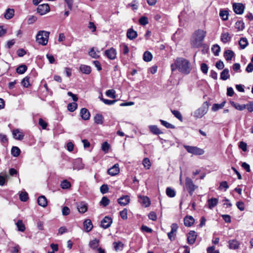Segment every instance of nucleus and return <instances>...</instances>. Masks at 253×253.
Returning a JSON list of instances; mask_svg holds the SVG:
<instances>
[{"instance_id": "1", "label": "nucleus", "mask_w": 253, "mask_h": 253, "mask_svg": "<svg viewBox=\"0 0 253 253\" xmlns=\"http://www.w3.org/2000/svg\"><path fill=\"white\" fill-rule=\"evenodd\" d=\"M171 69L174 71L178 69L180 72L185 74H188L191 70L189 62L183 58H178L174 63L171 65Z\"/></svg>"}, {"instance_id": "2", "label": "nucleus", "mask_w": 253, "mask_h": 253, "mask_svg": "<svg viewBox=\"0 0 253 253\" xmlns=\"http://www.w3.org/2000/svg\"><path fill=\"white\" fill-rule=\"evenodd\" d=\"M206 34V31L204 30L201 29L196 30L191 38V44L192 46L195 48L200 47L202 45Z\"/></svg>"}, {"instance_id": "3", "label": "nucleus", "mask_w": 253, "mask_h": 253, "mask_svg": "<svg viewBox=\"0 0 253 253\" xmlns=\"http://www.w3.org/2000/svg\"><path fill=\"white\" fill-rule=\"evenodd\" d=\"M49 34V32L46 31H39L36 36V41L39 44L46 45L48 41Z\"/></svg>"}, {"instance_id": "4", "label": "nucleus", "mask_w": 253, "mask_h": 253, "mask_svg": "<svg viewBox=\"0 0 253 253\" xmlns=\"http://www.w3.org/2000/svg\"><path fill=\"white\" fill-rule=\"evenodd\" d=\"M208 111V104L207 102H204L202 106L195 110L193 113V116L195 118H201Z\"/></svg>"}, {"instance_id": "5", "label": "nucleus", "mask_w": 253, "mask_h": 253, "mask_svg": "<svg viewBox=\"0 0 253 253\" xmlns=\"http://www.w3.org/2000/svg\"><path fill=\"white\" fill-rule=\"evenodd\" d=\"M183 147L189 153L193 155H202L204 154L205 152L203 149L198 148L196 146H192L184 145Z\"/></svg>"}, {"instance_id": "6", "label": "nucleus", "mask_w": 253, "mask_h": 253, "mask_svg": "<svg viewBox=\"0 0 253 253\" xmlns=\"http://www.w3.org/2000/svg\"><path fill=\"white\" fill-rule=\"evenodd\" d=\"M185 186L190 195H193L194 191L197 188V186L193 183L192 179L188 177L185 179Z\"/></svg>"}, {"instance_id": "7", "label": "nucleus", "mask_w": 253, "mask_h": 253, "mask_svg": "<svg viewBox=\"0 0 253 253\" xmlns=\"http://www.w3.org/2000/svg\"><path fill=\"white\" fill-rule=\"evenodd\" d=\"M171 231L168 233V236L169 239L171 241H173L175 240V237L177 232V230L178 228V226L176 223H172L171 225Z\"/></svg>"}, {"instance_id": "8", "label": "nucleus", "mask_w": 253, "mask_h": 253, "mask_svg": "<svg viewBox=\"0 0 253 253\" xmlns=\"http://www.w3.org/2000/svg\"><path fill=\"white\" fill-rule=\"evenodd\" d=\"M104 54L109 59L114 60L116 58L117 51L114 48L111 47L109 49L106 50Z\"/></svg>"}, {"instance_id": "9", "label": "nucleus", "mask_w": 253, "mask_h": 253, "mask_svg": "<svg viewBox=\"0 0 253 253\" xmlns=\"http://www.w3.org/2000/svg\"><path fill=\"white\" fill-rule=\"evenodd\" d=\"M49 11V6L48 4L39 5L37 8V12L41 15L46 14Z\"/></svg>"}, {"instance_id": "10", "label": "nucleus", "mask_w": 253, "mask_h": 253, "mask_svg": "<svg viewBox=\"0 0 253 253\" xmlns=\"http://www.w3.org/2000/svg\"><path fill=\"white\" fill-rule=\"evenodd\" d=\"M245 7L241 3H235L233 4V9L237 14H241L243 13Z\"/></svg>"}, {"instance_id": "11", "label": "nucleus", "mask_w": 253, "mask_h": 253, "mask_svg": "<svg viewBox=\"0 0 253 253\" xmlns=\"http://www.w3.org/2000/svg\"><path fill=\"white\" fill-rule=\"evenodd\" d=\"M112 223V219L109 216H105L101 222V226L106 229L109 227Z\"/></svg>"}, {"instance_id": "12", "label": "nucleus", "mask_w": 253, "mask_h": 253, "mask_svg": "<svg viewBox=\"0 0 253 253\" xmlns=\"http://www.w3.org/2000/svg\"><path fill=\"white\" fill-rule=\"evenodd\" d=\"M117 201L121 206H125L130 202V198L128 195H124L119 198Z\"/></svg>"}, {"instance_id": "13", "label": "nucleus", "mask_w": 253, "mask_h": 253, "mask_svg": "<svg viewBox=\"0 0 253 253\" xmlns=\"http://www.w3.org/2000/svg\"><path fill=\"white\" fill-rule=\"evenodd\" d=\"M197 238L196 233L194 231H191L187 235V242L189 244H193Z\"/></svg>"}, {"instance_id": "14", "label": "nucleus", "mask_w": 253, "mask_h": 253, "mask_svg": "<svg viewBox=\"0 0 253 253\" xmlns=\"http://www.w3.org/2000/svg\"><path fill=\"white\" fill-rule=\"evenodd\" d=\"M80 114V116L84 120H88L89 119L90 117L89 111L85 108L81 109Z\"/></svg>"}, {"instance_id": "15", "label": "nucleus", "mask_w": 253, "mask_h": 253, "mask_svg": "<svg viewBox=\"0 0 253 253\" xmlns=\"http://www.w3.org/2000/svg\"><path fill=\"white\" fill-rule=\"evenodd\" d=\"M120 172L119 165L118 164H115L112 167L108 170V174L114 176L118 174Z\"/></svg>"}, {"instance_id": "16", "label": "nucleus", "mask_w": 253, "mask_h": 253, "mask_svg": "<svg viewBox=\"0 0 253 253\" xmlns=\"http://www.w3.org/2000/svg\"><path fill=\"white\" fill-rule=\"evenodd\" d=\"M12 135L14 139L21 140L23 139L24 134L19 129H15L12 130Z\"/></svg>"}, {"instance_id": "17", "label": "nucleus", "mask_w": 253, "mask_h": 253, "mask_svg": "<svg viewBox=\"0 0 253 253\" xmlns=\"http://www.w3.org/2000/svg\"><path fill=\"white\" fill-rule=\"evenodd\" d=\"M126 36L128 39L132 40L137 37V33L133 29L130 28L127 31Z\"/></svg>"}, {"instance_id": "18", "label": "nucleus", "mask_w": 253, "mask_h": 253, "mask_svg": "<svg viewBox=\"0 0 253 253\" xmlns=\"http://www.w3.org/2000/svg\"><path fill=\"white\" fill-rule=\"evenodd\" d=\"M84 227L86 232H89L93 227V225L91 222V221L89 219H86L84 222Z\"/></svg>"}, {"instance_id": "19", "label": "nucleus", "mask_w": 253, "mask_h": 253, "mask_svg": "<svg viewBox=\"0 0 253 253\" xmlns=\"http://www.w3.org/2000/svg\"><path fill=\"white\" fill-rule=\"evenodd\" d=\"M148 127L150 131L154 134L158 135L163 133V132L156 125H150Z\"/></svg>"}, {"instance_id": "20", "label": "nucleus", "mask_w": 253, "mask_h": 253, "mask_svg": "<svg viewBox=\"0 0 253 253\" xmlns=\"http://www.w3.org/2000/svg\"><path fill=\"white\" fill-rule=\"evenodd\" d=\"M195 220L192 216H186L184 219V225L186 226H191L194 223Z\"/></svg>"}, {"instance_id": "21", "label": "nucleus", "mask_w": 253, "mask_h": 253, "mask_svg": "<svg viewBox=\"0 0 253 253\" xmlns=\"http://www.w3.org/2000/svg\"><path fill=\"white\" fill-rule=\"evenodd\" d=\"M38 203L39 206L45 207L47 205V200L44 196H41L38 199Z\"/></svg>"}, {"instance_id": "22", "label": "nucleus", "mask_w": 253, "mask_h": 253, "mask_svg": "<svg viewBox=\"0 0 253 253\" xmlns=\"http://www.w3.org/2000/svg\"><path fill=\"white\" fill-rule=\"evenodd\" d=\"M228 244L230 249L236 250L239 248V243L236 240H230Z\"/></svg>"}, {"instance_id": "23", "label": "nucleus", "mask_w": 253, "mask_h": 253, "mask_svg": "<svg viewBox=\"0 0 253 253\" xmlns=\"http://www.w3.org/2000/svg\"><path fill=\"white\" fill-rule=\"evenodd\" d=\"M220 39L223 42L226 43L230 41L231 37L228 33L224 32L221 34Z\"/></svg>"}, {"instance_id": "24", "label": "nucleus", "mask_w": 253, "mask_h": 253, "mask_svg": "<svg viewBox=\"0 0 253 253\" xmlns=\"http://www.w3.org/2000/svg\"><path fill=\"white\" fill-rule=\"evenodd\" d=\"M80 70L83 73L88 75L91 72V68L87 65H81L80 67Z\"/></svg>"}, {"instance_id": "25", "label": "nucleus", "mask_w": 253, "mask_h": 253, "mask_svg": "<svg viewBox=\"0 0 253 253\" xmlns=\"http://www.w3.org/2000/svg\"><path fill=\"white\" fill-rule=\"evenodd\" d=\"M230 104L232 106H233L237 110L242 111L246 108V105H240L239 104L236 103L234 101H230Z\"/></svg>"}, {"instance_id": "26", "label": "nucleus", "mask_w": 253, "mask_h": 253, "mask_svg": "<svg viewBox=\"0 0 253 253\" xmlns=\"http://www.w3.org/2000/svg\"><path fill=\"white\" fill-rule=\"evenodd\" d=\"M218 199L216 198H211L208 200V207L210 209H212L216 206L218 203Z\"/></svg>"}, {"instance_id": "27", "label": "nucleus", "mask_w": 253, "mask_h": 253, "mask_svg": "<svg viewBox=\"0 0 253 253\" xmlns=\"http://www.w3.org/2000/svg\"><path fill=\"white\" fill-rule=\"evenodd\" d=\"M99 240L97 239H94L90 241L89 246L93 250L96 249L99 246Z\"/></svg>"}, {"instance_id": "28", "label": "nucleus", "mask_w": 253, "mask_h": 253, "mask_svg": "<svg viewBox=\"0 0 253 253\" xmlns=\"http://www.w3.org/2000/svg\"><path fill=\"white\" fill-rule=\"evenodd\" d=\"M95 123L98 125H102L103 123V117L100 114H97L94 118Z\"/></svg>"}, {"instance_id": "29", "label": "nucleus", "mask_w": 253, "mask_h": 253, "mask_svg": "<svg viewBox=\"0 0 253 253\" xmlns=\"http://www.w3.org/2000/svg\"><path fill=\"white\" fill-rule=\"evenodd\" d=\"M230 75L229 74V70L227 69H224L220 74V79L222 80L225 81L229 79Z\"/></svg>"}, {"instance_id": "30", "label": "nucleus", "mask_w": 253, "mask_h": 253, "mask_svg": "<svg viewBox=\"0 0 253 253\" xmlns=\"http://www.w3.org/2000/svg\"><path fill=\"white\" fill-rule=\"evenodd\" d=\"M14 14V10L13 9L8 8L4 14V17L6 19H10L13 17Z\"/></svg>"}, {"instance_id": "31", "label": "nucleus", "mask_w": 253, "mask_h": 253, "mask_svg": "<svg viewBox=\"0 0 253 253\" xmlns=\"http://www.w3.org/2000/svg\"><path fill=\"white\" fill-rule=\"evenodd\" d=\"M141 199V203L145 207H148L150 205V201L149 199L146 196H140Z\"/></svg>"}, {"instance_id": "32", "label": "nucleus", "mask_w": 253, "mask_h": 253, "mask_svg": "<svg viewBox=\"0 0 253 253\" xmlns=\"http://www.w3.org/2000/svg\"><path fill=\"white\" fill-rule=\"evenodd\" d=\"M87 209V205L84 203H81L78 206V211L81 213H84Z\"/></svg>"}, {"instance_id": "33", "label": "nucleus", "mask_w": 253, "mask_h": 253, "mask_svg": "<svg viewBox=\"0 0 253 253\" xmlns=\"http://www.w3.org/2000/svg\"><path fill=\"white\" fill-rule=\"evenodd\" d=\"M234 55V53L230 50H227L224 53V57L227 61L231 60Z\"/></svg>"}, {"instance_id": "34", "label": "nucleus", "mask_w": 253, "mask_h": 253, "mask_svg": "<svg viewBox=\"0 0 253 253\" xmlns=\"http://www.w3.org/2000/svg\"><path fill=\"white\" fill-rule=\"evenodd\" d=\"M99 51L97 50L95 51L94 48L92 47L90 51L88 52L89 55L93 58H98L99 57Z\"/></svg>"}, {"instance_id": "35", "label": "nucleus", "mask_w": 253, "mask_h": 253, "mask_svg": "<svg viewBox=\"0 0 253 253\" xmlns=\"http://www.w3.org/2000/svg\"><path fill=\"white\" fill-rule=\"evenodd\" d=\"M16 225L18 228V231L24 232L25 230V226L22 220H18L16 223Z\"/></svg>"}, {"instance_id": "36", "label": "nucleus", "mask_w": 253, "mask_h": 253, "mask_svg": "<svg viewBox=\"0 0 253 253\" xmlns=\"http://www.w3.org/2000/svg\"><path fill=\"white\" fill-rule=\"evenodd\" d=\"M152 54L149 51H146L143 54V59L146 62H149L152 59Z\"/></svg>"}, {"instance_id": "37", "label": "nucleus", "mask_w": 253, "mask_h": 253, "mask_svg": "<svg viewBox=\"0 0 253 253\" xmlns=\"http://www.w3.org/2000/svg\"><path fill=\"white\" fill-rule=\"evenodd\" d=\"M235 27L238 31L243 30L245 28L244 23L241 20L237 21L235 23Z\"/></svg>"}, {"instance_id": "38", "label": "nucleus", "mask_w": 253, "mask_h": 253, "mask_svg": "<svg viewBox=\"0 0 253 253\" xmlns=\"http://www.w3.org/2000/svg\"><path fill=\"white\" fill-rule=\"evenodd\" d=\"M11 154L14 157H18L20 153V149L16 146H13L11 149Z\"/></svg>"}, {"instance_id": "39", "label": "nucleus", "mask_w": 253, "mask_h": 253, "mask_svg": "<svg viewBox=\"0 0 253 253\" xmlns=\"http://www.w3.org/2000/svg\"><path fill=\"white\" fill-rule=\"evenodd\" d=\"M27 69V67L25 65H21L18 67L16 69V72L19 74H24Z\"/></svg>"}, {"instance_id": "40", "label": "nucleus", "mask_w": 253, "mask_h": 253, "mask_svg": "<svg viewBox=\"0 0 253 253\" xmlns=\"http://www.w3.org/2000/svg\"><path fill=\"white\" fill-rule=\"evenodd\" d=\"M219 16L223 20L225 21L228 19V12L227 10H221L219 12Z\"/></svg>"}, {"instance_id": "41", "label": "nucleus", "mask_w": 253, "mask_h": 253, "mask_svg": "<svg viewBox=\"0 0 253 253\" xmlns=\"http://www.w3.org/2000/svg\"><path fill=\"white\" fill-rule=\"evenodd\" d=\"M166 194L170 198H173L175 196V192L174 190L170 187H168L167 188Z\"/></svg>"}, {"instance_id": "42", "label": "nucleus", "mask_w": 253, "mask_h": 253, "mask_svg": "<svg viewBox=\"0 0 253 253\" xmlns=\"http://www.w3.org/2000/svg\"><path fill=\"white\" fill-rule=\"evenodd\" d=\"M239 45L242 49H244L248 45V42L246 38H242L239 42Z\"/></svg>"}, {"instance_id": "43", "label": "nucleus", "mask_w": 253, "mask_h": 253, "mask_svg": "<svg viewBox=\"0 0 253 253\" xmlns=\"http://www.w3.org/2000/svg\"><path fill=\"white\" fill-rule=\"evenodd\" d=\"M110 148V145L107 142H104L102 143L101 149L105 153L108 152Z\"/></svg>"}, {"instance_id": "44", "label": "nucleus", "mask_w": 253, "mask_h": 253, "mask_svg": "<svg viewBox=\"0 0 253 253\" xmlns=\"http://www.w3.org/2000/svg\"><path fill=\"white\" fill-rule=\"evenodd\" d=\"M211 50L214 53L215 56H217L219 54V52L220 51V47L217 44H214L211 48Z\"/></svg>"}, {"instance_id": "45", "label": "nucleus", "mask_w": 253, "mask_h": 253, "mask_svg": "<svg viewBox=\"0 0 253 253\" xmlns=\"http://www.w3.org/2000/svg\"><path fill=\"white\" fill-rule=\"evenodd\" d=\"M77 108V104L75 102L69 103L67 106L68 110L71 112H74Z\"/></svg>"}, {"instance_id": "46", "label": "nucleus", "mask_w": 253, "mask_h": 253, "mask_svg": "<svg viewBox=\"0 0 253 253\" xmlns=\"http://www.w3.org/2000/svg\"><path fill=\"white\" fill-rule=\"evenodd\" d=\"M19 198L21 201L26 202L28 199V193L25 192H22L19 194Z\"/></svg>"}, {"instance_id": "47", "label": "nucleus", "mask_w": 253, "mask_h": 253, "mask_svg": "<svg viewBox=\"0 0 253 253\" xmlns=\"http://www.w3.org/2000/svg\"><path fill=\"white\" fill-rule=\"evenodd\" d=\"M110 202V200L107 197H103L102 198L100 203V205H102L104 207H106L109 204Z\"/></svg>"}, {"instance_id": "48", "label": "nucleus", "mask_w": 253, "mask_h": 253, "mask_svg": "<svg viewBox=\"0 0 253 253\" xmlns=\"http://www.w3.org/2000/svg\"><path fill=\"white\" fill-rule=\"evenodd\" d=\"M143 165L146 169H149L151 167V162L150 161V160L147 158H145L143 160Z\"/></svg>"}, {"instance_id": "49", "label": "nucleus", "mask_w": 253, "mask_h": 253, "mask_svg": "<svg viewBox=\"0 0 253 253\" xmlns=\"http://www.w3.org/2000/svg\"><path fill=\"white\" fill-rule=\"evenodd\" d=\"M113 244L114 245L115 250L116 251H121L123 248V244L121 242H114Z\"/></svg>"}, {"instance_id": "50", "label": "nucleus", "mask_w": 253, "mask_h": 253, "mask_svg": "<svg viewBox=\"0 0 253 253\" xmlns=\"http://www.w3.org/2000/svg\"><path fill=\"white\" fill-rule=\"evenodd\" d=\"M160 121L163 126H165L166 127H167L168 128H174V126L173 125H172L165 121H164L163 120H160Z\"/></svg>"}, {"instance_id": "51", "label": "nucleus", "mask_w": 253, "mask_h": 253, "mask_svg": "<svg viewBox=\"0 0 253 253\" xmlns=\"http://www.w3.org/2000/svg\"><path fill=\"white\" fill-rule=\"evenodd\" d=\"M106 95L112 98H115L116 95H115V91L113 89H109L106 92Z\"/></svg>"}, {"instance_id": "52", "label": "nucleus", "mask_w": 253, "mask_h": 253, "mask_svg": "<svg viewBox=\"0 0 253 253\" xmlns=\"http://www.w3.org/2000/svg\"><path fill=\"white\" fill-rule=\"evenodd\" d=\"M71 186L70 183L67 180H64L61 183V187L62 189H68Z\"/></svg>"}, {"instance_id": "53", "label": "nucleus", "mask_w": 253, "mask_h": 253, "mask_svg": "<svg viewBox=\"0 0 253 253\" xmlns=\"http://www.w3.org/2000/svg\"><path fill=\"white\" fill-rule=\"evenodd\" d=\"M120 214L121 218L124 220H126L127 218V210L124 209L123 211L120 212Z\"/></svg>"}, {"instance_id": "54", "label": "nucleus", "mask_w": 253, "mask_h": 253, "mask_svg": "<svg viewBox=\"0 0 253 253\" xmlns=\"http://www.w3.org/2000/svg\"><path fill=\"white\" fill-rule=\"evenodd\" d=\"M139 22L141 25L145 26L148 23V18L145 16H142L140 18Z\"/></svg>"}, {"instance_id": "55", "label": "nucleus", "mask_w": 253, "mask_h": 253, "mask_svg": "<svg viewBox=\"0 0 253 253\" xmlns=\"http://www.w3.org/2000/svg\"><path fill=\"white\" fill-rule=\"evenodd\" d=\"M171 112L172 114L179 120L181 121L182 120V116L180 112L177 110H171Z\"/></svg>"}, {"instance_id": "56", "label": "nucleus", "mask_w": 253, "mask_h": 253, "mask_svg": "<svg viewBox=\"0 0 253 253\" xmlns=\"http://www.w3.org/2000/svg\"><path fill=\"white\" fill-rule=\"evenodd\" d=\"M22 85L24 87H27L30 84H29V78L28 77L24 78L21 82Z\"/></svg>"}, {"instance_id": "57", "label": "nucleus", "mask_w": 253, "mask_h": 253, "mask_svg": "<svg viewBox=\"0 0 253 253\" xmlns=\"http://www.w3.org/2000/svg\"><path fill=\"white\" fill-rule=\"evenodd\" d=\"M208 67L206 63H202L201 65V70L204 74H207L208 71Z\"/></svg>"}, {"instance_id": "58", "label": "nucleus", "mask_w": 253, "mask_h": 253, "mask_svg": "<svg viewBox=\"0 0 253 253\" xmlns=\"http://www.w3.org/2000/svg\"><path fill=\"white\" fill-rule=\"evenodd\" d=\"M8 175L5 174L4 176L0 175V185L3 186L7 179L8 178Z\"/></svg>"}, {"instance_id": "59", "label": "nucleus", "mask_w": 253, "mask_h": 253, "mask_svg": "<svg viewBox=\"0 0 253 253\" xmlns=\"http://www.w3.org/2000/svg\"><path fill=\"white\" fill-rule=\"evenodd\" d=\"M101 100L105 104L109 105H113V104H114L116 102V100H111L104 99V98H101Z\"/></svg>"}, {"instance_id": "60", "label": "nucleus", "mask_w": 253, "mask_h": 253, "mask_svg": "<svg viewBox=\"0 0 253 253\" xmlns=\"http://www.w3.org/2000/svg\"><path fill=\"white\" fill-rule=\"evenodd\" d=\"M100 189L102 194H105L108 191L109 188L107 185L104 184L100 187Z\"/></svg>"}, {"instance_id": "61", "label": "nucleus", "mask_w": 253, "mask_h": 253, "mask_svg": "<svg viewBox=\"0 0 253 253\" xmlns=\"http://www.w3.org/2000/svg\"><path fill=\"white\" fill-rule=\"evenodd\" d=\"M39 124L40 126L42 127L43 129H45L47 126V123L42 118H40L39 119Z\"/></svg>"}, {"instance_id": "62", "label": "nucleus", "mask_w": 253, "mask_h": 253, "mask_svg": "<svg viewBox=\"0 0 253 253\" xmlns=\"http://www.w3.org/2000/svg\"><path fill=\"white\" fill-rule=\"evenodd\" d=\"M148 217L150 219L155 221L157 219V215L154 211H151L148 214Z\"/></svg>"}, {"instance_id": "63", "label": "nucleus", "mask_w": 253, "mask_h": 253, "mask_svg": "<svg viewBox=\"0 0 253 253\" xmlns=\"http://www.w3.org/2000/svg\"><path fill=\"white\" fill-rule=\"evenodd\" d=\"M70 212V210L69 208L67 207H64L62 208V213L63 215H67L69 214Z\"/></svg>"}, {"instance_id": "64", "label": "nucleus", "mask_w": 253, "mask_h": 253, "mask_svg": "<svg viewBox=\"0 0 253 253\" xmlns=\"http://www.w3.org/2000/svg\"><path fill=\"white\" fill-rule=\"evenodd\" d=\"M236 206L241 211H243L245 209L244 204L242 202L239 201L237 202Z\"/></svg>"}]
</instances>
